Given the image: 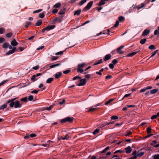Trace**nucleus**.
Masks as SVG:
<instances>
[{
	"label": "nucleus",
	"instance_id": "nucleus-1",
	"mask_svg": "<svg viewBox=\"0 0 159 159\" xmlns=\"http://www.w3.org/2000/svg\"><path fill=\"white\" fill-rule=\"evenodd\" d=\"M17 98L9 100L7 102V103H9V106L11 107H14L15 108H20L22 107L23 103H20L18 100H16Z\"/></svg>",
	"mask_w": 159,
	"mask_h": 159
},
{
	"label": "nucleus",
	"instance_id": "nucleus-2",
	"mask_svg": "<svg viewBox=\"0 0 159 159\" xmlns=\"http://www.w3.org/2000/svg\"><path fill=\"white\" fill-rule=\"evenodd\" d=\"M77 79L80 80H79L80 83L78 84V83L76 82L75 83L78 86H80L85 85L86 83V79H81L80 76H76L73 78L72 80H76Z\"/></svg>",
	"mask_w": 159,
	"mask_h": 159
},
{
	"label": "nucleus",
	"instance_id": "nucleus-3",
	"mask_svg": "<svg viewBox=\"0 0 159 159\" xmlns=\"http://www.w3.org/2000/svg\"><path fill=\"white\" fill-rule=\"evenodd\" d=\"M74 119V118L73 117H67L61 120L60 122L61 123H63L66 122L71 123L73 122Z\"/></svg>",
	"mask_w": 159,
	"mask_h": 159
},
{
	"label": "nucleus",
	"instance_id": "nucleus-4",
	"mask_svg": "<svg viewBox=\"0 0 159 159\" xmlns=\"http://www.w3.org/2000/svg\"><path fill=\"white\" fill-rule=\"evenodd\" d=\"M63 16H61L59 17H55L53 18L52 20L51 23L52 24H55L56 23H59L61 22L62 19L63 17Z\"/></svg>",
	"mask_w": 159,
	"mask_h": 159
},
{
	"label": "nucleus",
	"instance_id": "nucleus-5",
	"mask_svg": "<svg viewBox=\"0 0 159 159\" xmlns=\"http://www.w3.org/2000/svg\"><path fill=\"white\" fill-rule=\"evenodd\" d=\"M93 2V1H91L88 3L87 5L84 8L83 11H86L87 10H89L92 7Z\"/></svg>",
	"mask_w": 159,
	"mask_h": 159
},
{
	"label": "nucleus",
	"instance_id": "nucleus-6",
	"mask_svg": "<svg viewBox=\"0 0 159 159\" xmlns=\"http://www.w3.org/2000/svg\"><path fill=\"white\" fill-rule=\"evenodd\" d=\"M111 56L110 54H108L105 56L103 58V60L104 61H107L110 59L111 58Z\"/></svg>",
	"mask_w": 159,
	"mask_h": 159
},
{
	"label": "nucleus",
	"instance_id": "nucleus-7",
	"mask_svg": "<svg viewBox=\"0 0 159 159\" xmlns=\"http://www.w3.org/2000/svg\"><path fill=\"white\" fill-rule=\"evenodd\" d=\"M55 27V25H48L47 27L44 28L46 31H49L50 30L53 29Z\"/></svg>",
	"mask_w": 159,
	"mask_h": 159
},
{
	"label": "nucleus",
	"instance_id": "nucleus-8",
	"mask_svg": "<svg viewBox=\"0 0 159 159\" xmlns=\"http://www.w3.org/2000/svg\"><path fill=\"white\" fill-rule=\"evenodd\" d=\"M62 74L61 72H57L54 75L55 78L56 79H58L60 78Z\"/></svg>",
	"mask_w": 159,
	"mask_h": 159
},
{
	"label": "nucleus",
	"instance_id": "nucleus-9",
	"mask_svg": "<svg viewBox=\"0 0 159 159\" xmlns=\"http://www.w3.org/2000/svg\"><path fill=\"white\" fill-rule=\"evenodd\" d=\"M17 49L16 47L14 48L13 49L11 50H9V51L6 53V54L7 55H9L11 54L14 53L16 50Z\"/></svg>",
	"mask_w": 159,
	"mask_h": 159
},
{
	"label": "nucleus",
	"instance_id": "nucleus-10",
	"mask_svg": "<svg viewBox=\"0 0 159 159\" xmlns=\"http://www.w3.org/2000/svg\"><path fill=\"white\" fill-rule=\"evenodd\" d=\"M124 47V45H122L117 48V51L118 53L120 54H122L124 53V52L123 51H120V50L122 49Z\"/></svg>",
	"mask_w": 159,
	"mask_h": 159
},
{
	"label": "nucleus",
	"instance_id": "nucleus-11",
	"mask_svg": "<svg viewBox=\"0 0 159 159\" xmlns=\"http://www.w3.org/2000/svg\"><path fill=\"white\" fill-rule=\"evenodd\" d=\"M150 30H145L142 33V36H145L148 35L150 33Z\"/></svg>",
	"mask_w": 159,
	"mask_h": 159
},
{
	"label": "nucleus",
	"instance_id": "nucleus-12",
	"mask_svg": "<svg viewBox=\"0 0 159 159\" xmlns=\"http://www.w3.org/2000/svg\"><path fill=\"white\" fill-rule=\"evenodd\" d=\"M125 152L127 153H129L131 152L132 149L130 146H128L125 148Z\"/></svg>",
	"mask_w": 159,
	"mask_h": 159
},
{
	"label": "nucleus",
	"instance_id": "nucleus-13",
	"mask_svg": "<svg viewBox=\"0 0 159 159\" xmlns=\"http://www.w3.org/2000/svg\"><path fill=\"white\" fill-rule=\"evenodd\" d=\"M11 44L13 46H16L18 44V43L16 41L15 39H13L11 42Z\"/></svg>",
	"mask_w": 159,
	"mask_h": 159
},
{
	"label": "nucleus",
	"instance_id": "nucleus-14",
	"mask_svg": "<svg viewBox=\"0 0 159 159\" xmlns=\"http://www.w3.org/2000/svg\"><path fill=\"white\" fill-rule=\"evenodd\" d=\"M61 63H58L56 64L51 65L49 66L50 68H52L58 66H60L61 65Z\"/></svg>",
	"mask_w": 159,
	"mask_h": 159
},
{
	"label": "nucleus",
	"instance_id": "nucleus-15",
	"mask_svg": "<svg viewBox=\"0 0 159 159\" xmlns=\"http://www.w3.org/2000/svg\"><path fill=\"white\" fill-rule=\"evenodd\" d=\"M139 52V51H138L136 52H133L131 53L128 54L126 56L128 57H132L136 54H137L138 52Z\"/></svg>",
	"mask_w": 159,
	"mask_h": 159
},
{
	"label": "nucleus",
	"instance_id": "nucleus-16",
	"mask_svg": "<svg viewBox=\"0 0 159 159\" xmlns=\"http://www.w3.org/2000/svg\"><path fill=\"white\" fill-rule=\"evenodd\" d=\"M85 63H83L81 64H79L77 65V67L80 68H83L86 65Z\"/></svg>",
	"mask_w": 159,
	"mask_h": 159
},
{
	"label": "nucleus",
	"instance_id": "nucleus-17",
	"mask_svg": "<svg viewBox=\"0 0 159 159\" xmlns=\"http://www.w3.org/2000/svg\"><path fill=\"white\" fill-rule=\"evenodd\" d=\"M145 6V4L143 3H142L140 6H138V7L135 6L134 7V8H138V10H139L140 9L142 8L143 7H144Z\"/></svg>",
	"mask_w": 159,
	"mask_h": 159
},
{
	"label": "nucleus",
	"instance_id": "nucleus-18",
	"mask_svg": "<svg viewBox=\"0 0 159 159\" xmlns=\"http://www.w3.org/2000/svg\"><path fill=\"white\" fill-rule=\"evenodd\" d=\"M66 9L64 8L62 9H61L60 11L58 12V14L59 15H61L65 14Z\"/></svg>",
	"mask_w": 159,
	"mask_h": 159
},
{
	"label": "nucleus",
	"instance_id": "nucleus-19",
	"mask_svg": "<svg viewBox=\"0 0 159 159\" xmlns=\"http://www.w3.org/2000/svg\"><path fill=\"white\" fill-rule=\"evenodd\" d=\"M21 102H26L28 101V98L27 97H25L24 98H22L20 99Z\"/></svg>",
	"mask_w": 159,
	"mask_h": 159
},
{
	"label": "nucleus",
	"instance_id": "nucleus-20",
	"mask_svg": "<svg viewBox=\"0 0 159 159\" xmlns=\"http://www.w3.org/2000/svg\"><path fill=\"white\" fill-rule=\"evenodd\" d=\"M61 6V4L60 2H58L55 4L53 6L54 8H59Z\"/></svg>",
	"mask_w": 159,
	"mask_h": 159
},
{
	"label": "nucleus",
	"instance_id": "nucleus-21",
	"mask_svg": "<svg viewBox=\"0 0 159 159\" xmlns=\"http://www.w3.org/2000/svg\"><path fill=\"white\" fill-rule=\"evenodd\" d=\"M102 62H103L102 59H101L100 60H99V61H95V62L94 64L93 65L95 66V65H97L99 64L102 63Z\"/></svg>",
	"mask_w": 159,
	"mask_h": 159
},
{
	"label": "nucleus",
	"instance_id": "nucleus-22",
	"mask_svg": "<svg viewBox=\"0 0 159 159\" xmlns=\"http://www.w3.org/2000/svg\"><path fill=\"white\" fill-rule=\"evenodd\" d=\"M9 43H5L2 45V47L4 48H8Z\"/></svg>",
	"mask_w": 159,
	"mask_h": 159
},
{
	"label": "nucleus",
	"instance_id": "nucleus-23",
	"mask_svg": "<svg viewBox=\"0 0 159 159\" xmlns=\"http://www.w3.org/2000/svg\"><path fill=\"white\" fill-rule=\"evenodd\" d=\"M154 35H159V26L158 27V28L157 29H156L155 30L154 32Z\"/></svg>",
	"mask_w": 159,
	"mask_h": 159
},
{
	"label": "nucleus",
	"instance_id": "nucleus-24",
	"mask_svg": "<svg viewBox=\"0 0 159 159\" xmlns=\"http://www.w3.org/2000/svg\"><path fill=\"white\" fill-rule=\"evenodd\" d=\"M8 104V103H7V102H6V104L1 106H0V110H1L2 109H3L6 108L7 106V104Z\"/></svg>",
	"mask_w": 159,
	"mask_h": 159
},
{
	"label": "nucleus",
	"instance_id": "nucleus-25",
	"mask_svg": "<svg viewBox=\"0 0 159 159\" xmlns=\"http://www.w3.org/2000/svg\"><path fill=\"white\" fill-rule=\"evenodd\" d=\"M158 89H155L153 90H150V93L151 94H154L156 93L158 91Z\"/></svg>",
	"mask_w": 159,
	"mask_h": 159
},
{
	"label": "nucleus",
	"instance_id": "nucleus-26",
	"mask_svg": "<svg viewBox=\"0 0 159 159\" xmlns=\"http://www.w3.org/2000/svg\"><path fill=\"white\" fill-rule=\"evenodd\" d=\"M81 11V10L80 9H79L78 10L75 11L74 13V15H79L80 14Z\"/></svg>",
	"mask_w": 159,
	"mask_h": 159
},
{
	"label": "nucleus",
	"instance_id": "nucleus-27",
	"mask_svg": "<svg viewBox=\"0 0 159 159\" xmlns=\"http://www.w3.org/2000/svg\"><path fill=\"white\" fill-rule=\"evenodd\" d=\"M30 78L31 80L33 81H35L37 80V79L35 77V75H32L31 76Z\"/></svg>",
	"mask_w": 159,
	"mask_h": 159
},
{
	"label": "nucleus",
	"instance_id": "nucleus-28",
	"mask_svg": "<svg viewBox=\"0 0 159 159\" xmlns=\"http://www.w3.org/2000/svg\"><path fill=\"white\" fill-rule=\"evenodd\" d=\"M105 0H101L100 1L98 4V5L100 6L103 5L105 4Z\"/></svg>",
	"mask_w": 159,
	"mask_h": 159
},
{
	"label": "nucleus",
	"instance_id": "nucleus-29",
	"mask_svg": "<svg viewBox=\"0 0 159 159\" xmlns=\"http://www.w3.org/2000/svg\"><path fill=\"white\" fill-rule=\"evenodd\" d=\"M118 20L120 22H122L123 21L125 20V18L123 16H120L118 17Z\"/></svg>",
	"mask_w": 159,
	"mask_h": 159
},
{
	"label": "nucleus",
	"instance_id": "nucleus-30",
	"mask_svg": "<svg viewBox=\"0 0 159 159\" xmlns=\"http://www.w3.org/2000/svg\"><path fill=\"white\" fill-rule=\"evenodd\" d=\"M147 39H141L140 41V43L141 44H143L145 43Z\"/></svg>",
	"mask_w": 159,
	"mask_h": 159
},
{
	"label": "nucleus",
	"instance_id": "nucleus-31",
	"mask_svg": "<svg viewBox=\"0 0 159 159\" xmlns=\"http://www.w3.org/2000/svg\"><path fill=\"white\" fill-rule=\"evenodd\" d=\"M87 0H82L79 2V5L82 6L87 2Z\"/></svg>",
	"mask_w": 159,
	"mask_h": 159
},
{
	"label": "nucleus",
	"instance_id": "nucleus-32",
	"mask_svg": "<svg viewBox=\"0 0 159 159\" xmlns=\"http://www.w3.org/2000/svg\"><path fill=\"white\" fill-rule=\"evenodd\" d=\"M53 80V79L52 78H49L46 81L47 83H51Z\"/></svg>",
	"mask_w": 159,
	"mask_h": 159
},
{
	"label": "nucleus",
	"instance_id": "nucleus-33",
	"mask_svg": "<svg viewBox=\"0 0 159 159\" xmlns=\"http://www.w3.org/2000/svg\"><path fill=\"white\" fill-rule=\"evenodd\" d=\"M61 138L63 140H67L69 138V136L67 134L64 137L61 136Z\"/></svg>",
	"mask_w": 159,
	"mask_h": 159
},
{
	"label": "nucleus",
	"instance_id": "nucleus-34",
	"mask_svg": "<svg viewBox=\"0 0 159 159\" xmlns=\"http://www.w3.org/2000/svg\"><path fill=\"white\" fill-rule=\"evenodd\" d=\"M42 22L41 20H39L36 23L35 25L36 26H39L42 24Z\"/></svg>",
	"mask_w": 159,
	"mask_h": 159
},
{
	"label": "nucleus",
	"instance_id": "nucleus-35",
	"mask_svg": "<svg viewBox=\"0 0 159 159\" xmlns=\"http://www.w3.org/2000/svg\"><path fill=\"white\" fill-rule=\"evenodd\" d=\"M97 109V108H93L91 107H90L89 109L88 110L89 112H93L94 111Z\"/></svg>",
	"mask_w": 159,
	"mask_h": 159
},
{
	"label": "nucleus",
	"instance_id": "nucleus-36",
	"mask_svg": "<svg viewBox=\"0 0 159 159\" xmlns=\"http://www.w3.org/2000/svg\"><path fill=\"white\" fill-rule=\"evenodd\" d=\"M5 31V29L4 28H0V34H2Z\"/></svg>",
	"mask_w": 159,
	"mask_h": 159
},
{
	"label": "nucleus",
	"instance_id": "nucleus-37",
	"mask_svg": "<svg viewBox=\"0 0 159 159\" xmlns=\"http://www.w3.org/2000/svg\"><path fill=\"white\" fill-rule=\"evenodd\" d=\"M77 72H80V73H82L84 71V70L82 68H79L77 69Z\"/></svg>",
	"mask_w": 159,
	"mask_h": 159
},
{
	"label": "nucleus",
	"instance_id": "nucleus-38",
	"mask_svg": "<svg viewBox=\"0 0 159 159\" xmlns=\"http://www.w3.org/2000/svg\"><path fill=\"white\" fill-rule=\"evenodd\" d=\"M44 16L45 13L44 12H43L42 13H40L39 14V16L40 18H43L44 17Z\"/></svg>",
	"mask_w": 159,
	"mask_h": 159
},
{
	"label": "nucleus",
	"instance_id": "nucleus-39",
	"mask_svg": "<svg viewBox=\"0 0 159 159\" xmlns=\"http://www.w3.org/2000/svg\"><path fill=\"white\" fill-rule=\"evenodd\" d=\"M114 100V99H111L108 101L106 102L105 103V105H108L111 102H112Z\"/></svg>",
	"mask_w": 159,
	"mask_h": 159
},
{
	"label": "nucleus",
	"instance_id": "nucleus-40",
	"mask_svg": "<svg viewBox=\"0 0 159 159\" xmlns=\"http://www.w3.org/2000/svg\"><path fill=\"white\" fill-rule=\"evenodd\" d=\"M148 48L150 50L155 49H156L154 45H151L148 47Z\"/></svg>",
	"mask_w": 159,
	"mask_h": 159
},
{
	"label": "nucleus",
	"instance_id": "nucleus-41",
	"mask_svg": "<svg viewBox=\"0 0 159 159\" xmlns=\"http://www.w3.org/2000/svg\"><path fill=\"white\" fill-rule=\"evenodd\" d=\"M144 154V152H142L140 153H138L136 155L137 157H141L143 156Z\"/></svg>",
	"mask_w": 159,
	"mask_h": 159
},
{
	"label": "nucleus",
	"instance_id": "nucleus-42",
	"mask_svg": "<svg viewBox=\"0 0 159 159\" xmlns=\"http://www.w3.org/2000/svg\"><path fill=\"white\" fill-rule=\"evenodd\" d=\"M91 68V66H88L86 69L84 70V71H85L83 73L84 74H86L87 73H88V70L90 68Z\"/></svg>",
	"mask_w": 159,
	"mask_h": 159
},
{
	"label": "nucleus",
	"instance_id": "nucleus-43",
	"mask_svg": "<svg viewBox=\"0 0 159 159\" xmlns=\"http://www.w3.org/2000/svg\"><path fill=\"white\" fill-rule=\"evenodd\" d=\"M53 106L51 105L49 107H46L45 109H44L43 110H48V111H50L51 110V109L53 108Z\"/></svg>",
	"mask_w": 159,
	"mask_h": 159
},
{
	"label": "nucleus",
	"instance_id": "nucleus-44",
	"mask_svg": "<svg viewBox=\"0 0 159 159\" xmlns=\"http://www.w3.org/2000/svg\"><path fill=\"white\" fill-rule=\"evenodd\" d=\"M12 35V33L11 32H10L7 34L6 36L7 38H9L11 37Z\"/></svg>",
	"mask_w": 159,
	"mask_h": 159
},
{
	"label": "nucleus",
	"instance_id": "nucleus-45",
	"mask_svg": "<svg viewBox=\"0 0 159 159\" xmlns=\"http://www.w3.org/2000/svg\"><path fill=\"white\" fill-rule=\"evenodd\" d=\"M124 152V150L122 151L121 150H119L116 151L115 152H114V154H116L118 153H121L123 152Z\"/></svg>",
	"mask_w": 159,
	"mask_h": 159
},
{
	"label": "nucleus",
	"instance_id": "nucleus-46",
	"mask_svg": "<svg viewBox=\"0 0 159 159\" xmlns=\"http://www.w3.org/2000/svg\"><path fill=\"white\" fill-rule=\"evenodd\" d=\"M151 130H152V129L151 128L149 127H148L147 129V133L148 134H149L151 133Z\"/></svg>",
	"mask_w": 159,
	"mask_h": 159
},
{
	"label": "nucleus",
	"instance_id": "nucleus-47",
	"mask_svg": "<svg viewBox=\"0 0 159 159\" xmlns=\"http://www.w3.org/2000/svg\"><path fill=\"white\" fill-rule=\"evenodd\" d=\"M31 22H27L26 25H25V27L26 28H27L29 25L31 24Z\"/></svg>",
	"mask_w": 159,
	"mask_h": 159
},
{
	"label": "nucleus",
	"instance_id": "nucleus-48",
	"mask_svg": "<svg viewBox=\"0 0 159 159\" xmlns=\"http://www.w3.org/2000/svg\"><path fill=\"white\" fill-rule=\"evenodd\" d=\"M153 158L154 159H159V154H155L153 155Z\"/></svg>",
	"mask_w": 159,
	"mask_h": 159
},
{
	"label": "nucleus",
	"instance_id": "nucleus-49",
	"mask_svg": "<svg viewBox=\"0 0 159 159\" xmlns=\"http://www.w3.org/2000/svg\"><path fill=\"white\" fill-rule=\"evenodd\" d=\"M99 129H96L93 133L94 135L96 134L97 133H98L99 131Z\"/></svg>",
	"mask_w": 159,
	"mask_h": 159
},
{
	"label": "nucleus",
	"instance_id": "nucleus-50",
	"mask_svg": "<svg viewBox=\"0 0 159 159\" xmlns=\"http://www.w3.org/2000/svg\"><path fill=\"white\" fill-rule=\"evenodd\" d=\"M5 41V39L2 37L0 38V43H2Z\"/></svg>",
	"mask_w": 159,
	"mask_h": 159
},
{
	"label": "nucleus",
	"instance_id": "nucleus-51",
	"mask_svg": "<svg viewBox=\"0 0 159 159\" xmlns=\"http://www.w3.org/2000/svg\"><path fill=\"white\" fill-rule=\"evenodd\" d=\"M118 61L116 59H114L112 61V63L114 65L116 64L117 63H118Z\"/></svg>",
	"mask_w": 159,
	"mask_h": 159
},
{
	"label": "nucleus",
	"instance_id": "nucleus-52",
	"mask_svg": "<svg viewBox=\"0 0 159 159\" xmlns=\"http://www.w3.org/2000/svg\"><path fill=\"white\" fill-rule=\"evenodd\" d=\"M130 93L126 94L125 95H124V96L122 98V99L121 100H123L124 98H127V97H129L130 96Z\"/></svg>",
	"mask_w": 159,
	"mask_h": 159
},
{
	"label": "nucleus",
	"instance_id": "nucleus-53",
	"mask_svg": "<svg viewBox=\"0 0 159 159\" xmlns=\"http://www.w3.org/2000/svg\"><path fill=\"white\" fill-rule=\"evenodd\" d=\"M33 97L32 95L29 96L28 98V99L30 101L32 100L33 99Z\"/></svg>",
	"mask_w": 159,
	"mask_h": 159
},
{
	"label": "nucleus",
	"instance_id": "nucleus-54",
	"mask_svg": "<svg viewBox=\"0 0 159 159\" xmlns=\"http://www.w3.org/2000/svg\"><path fill=\"white\" fill-rule=\"evenodd\" d=\"M111 118L112 120H117L118 119V117L116 116H111Z\"/></svg>",
	"mask_w": 159,
	"mask_h": 159
},
{
	"label": "nucleus",
	"instance_id": "nucleus-55",
	"mask_svg": "<svg viewBox=\"0 0 159 159\" xmlns=\"http://www.w3.org/2000/svg\"><path fill=\"white\" fill-rule=\"evenodd\" d=\"M42 10H43V9H40L38 10H37L34 11L33 12V13L34 14V13H39V12H41V11H42Z\"/></svg>",
	"mask_w": 159,
	"mask_h": 159
},
{
	"label": "nucleus",
	"instance_id": "nucleus-56",
	"mask_svg": "<svg viewBox=\"0 0 159 159\" xmlns=\"http://www.w3.org/2000/svg\"><path fill=\"white\" fill-rule=\"evenodd\" d=\"M71 71V70H66L64 71H63V73L64 74H67L69 73Z\"/></svg>",
	"mask_w": 159,
	"mask_h": 159
},
{
	"label": "nucleus",
	"instance_id": "nucleus-57",
	"mask_svg": "<svg viewBox=\"0 0 159 159\" xmlns=\"http://www.w3.org/2000/svg\"><path fill=\"white\" fill-rule=\"evenodd\" d=\"M158 51V50H156L154 51L152 53V54L150 57V58L152 57L153 56H154L156 54L157 52Z\"/></svg>",
	"mask_w": 159,
	"mask_h": 159
},
{
	"label": "nucleus",
	"instance_id": "nucleus-58",
	"mask_svg": "<svg viewBox=\"0 0 159 159\" xmlns=\"http://www.w3.org/2000/svg\"><path fill=\"white\" fill-rule=\"evenodd\" d=\"M63 52H64V51H60L59 52H57L56 53V55H62L63 54Z\"/></svg>",
	"mask_w": 159,
	"mask_h": 159
},
{
	"label": "nucleus",
	"instance_id": "nucleus-59",
	"mask_svg": "<svg viewBox=\"0 0 159 159\" xmlns=\"http://www.w3.org/2000/svg\"><path fill=\"white\" fill-rule=\"evenodd\" d=\"M119 23V21H118V20L116 21V24L114 25L113 27H117Z\"/></svg>",
	"mask_w": 159,
	"mask_h": 159
},
{
	"label": "nucleus",
	"instance_id": "nucleus-60",
	"mask_svg": "<svg viewBox=\"0 0 159 159\" xmlns=\"http://www.w3.org/2000/svg\"><path fill=\"white\" fill-rule=\"evenodd\" d=\"M114 64H112V63H111V64H110L109 65V67L111 69H112L114 67Z\"/></svg>",
	"mask_w": 159,
	"mask_h": 159
},
{
	"label": "nucleus",
	"instance_id": "nucleus-61",
	"mask_svg": "<svg viewBox=\"0 0 159 159\" xmlns=\"http://www.w3.org/2000/svg\"><path fill=\"white\" fill-rule=\"evenodd\" d=\"M157 143V141L155 140H154L150 144L152 145H154V144Z\"/></svg>",
	"mask_w": 159,
	"mask_h": 159
},
{
	"label": "nucleus",
	"instance_id": "nucleus-62",
	"mask_svg": "<svg viewBox=\"0 0 159 159\" xmlns=\"http://www.w3.org/2000/svg\"><path fill=\"white\" fill-rule=\"evenodd\" d=\"M157 117V116L156 115H153L151 117L152 120H153L156 119Z\"/></svg>",
	"mask_w": 159,
	"mask_h": 159
},
{
	"label": "nucleus",
	"instance_id": "nucleus-63",
	"mask_svg": "<svg viewBox=\"0 0 159 159\" xmlns=\"http://www.w3.org/2000/svg\"><path fill=\"white\" fill-rule=\"evenodd\" d=\"M58 11V10L57 9H54L52 11V13L54 14L57 13Z\"/></svg>",
	"mask_w": 159,
	"mask_h": 159
},
{
	"label": "nucleus",
	"instance_id": "nucleus-64",
	"mask_svg": "<svg viewBox=\"0 0 159 159\" xmlns=\"http://www.w3.org/2000/svg\"><path fill=\"white\" fill-rule=\"evenodd\" d=\"M133 157H132L129 158V159H136L137 158V156L136 155H133Z\"/></svg>",
	"mask_w": 159,
	"mask_h": 159
}]
</instances>
